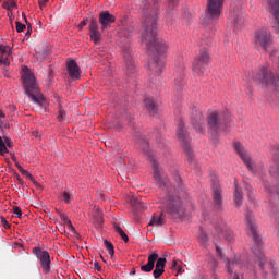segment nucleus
Instances as JSON below:
<instances>
[{
	"label": "nucleus",
	"instance_id": "obj_1",
	"mask_svg": "<svg viewBox=\"0 0 279 279\" xmlns=\"http://www.w3.org/2000/svg\"><path fill=\"white\" fill-rule=\"evenodd\" d=\"M160 0H153L155 7H150L149 4H144L143 7V25L144 32L142 35V43L147 46L149 51L154 53H166L167 44L165 40L158 39L156 36L158 34V28L156 26V21L158 19V3Z\"/></svg>",
	"mask_w": 279,
	"mask_h": 279
},
{
	"label": "nucleus",
	"instance_id": "obj_2",
	"mask_svg": "<svg viewBox=\"0 0 279 279\" xmlns=\"http://www.w3.org/2000/svg\"><path fill=\"white\" fill-rule=\"evenodd\" d=\"M245 219H246V226L253 236V247H252V252L255 256V263H258L262 271L265 270V264L267 263V258H265V253H263V241L260 240V235H258V232L256 231L257 227H256V222L254 220V216H252V214L247 213L245 215Z\"/></svg>",
	"mask_w": 279,
	"mask_h": 279
},
{
	"label": "nucleus",
	"instance_id": "obj_3",
	"mask_svg": "<svg viewBox=\"0 0 279 279\" xmlns=\"http://www.w3.org/2000/svg\"><path fill=\"white\" fill-rule=\"evenodd\" d=\"M23 85L26 95H28L34 104L45 106V96H43L40 88H38L34 73H32L28 68H23Z\"/></svg>",
	"mask_w": 279,
	"mask_h": 279
},
{
	"label": "nucleus",
	"instance_id": "obj_4",
	"mask_svg": "<svg viewBox=\"0 0 279 279\" xmlns=\"http://www.w3.org/2000/svg\"><path fill=\"white\" fill-rule=\"evenodd\" d=\"M230 121H232L230 111L210 113L207 118L210 134L219 136L221 132H226L230 128Z\"/></svg>",
	"mask_w": 279,
	"mask_h": 279
},
{
	"label": "nucleus",
	"instance_id": "obj_5",
	"mask_svg": "<svg viewBox=\"0 0 279 279\" xmlns=\"http://www.w3.org/2000/svg\"><path fill=\"white\" fill-rule=\"evenodd\" d=\"M140 149L148 157V160L153 165L154 179L159 189H165L169 186V178L165 173L160 172L158 168V161L154 158L151 150L149 149V143L147 141L140 142Z\"/></svg>",
	"mask_w": 279,
	"mask_h": 279
},
{
	"label": "nucleus",
	"instance_id": "obj_6",
	"mask_svg": "<svg viewBox=\"0 0 279 279\" xmlns=\"http://www.w3.org/2000/svg\"><path fill=\"white\" fill-rule=\"evenodd\" d=\"M184 199H186V192L184 190H181L179 195H170L166 204L168 215L175 218L184 217L186 214V203Z\"/></svg>",
	"mask_w": 279,
	"mask_h": 279
},
{
	"label": "nucleus",
	"instance_id": "obj_7",
	"mask_svg": "<svg viewBox=\"0 0 279 279\" xmlns=\"http://www.w3.org/2000/svg\"><path fill=\"white\" fill-rule=\"evenodd\" d=\"M166 265H167V258L165 257L158 258V253H153L148 256L147 264L141 266V271H144L145 274H149L153 271L154 278L158 279L160 278V276H162V274H165ZM154 267H155V270H154Z\"/></svg>",
	"mask_w": 279,
	"mask_h": 279
},
{
	"label": "nucleus",
	"instance_id": "obj_8",
	"mask_svg": "<svg viewBox=\"0 0 279 279\" xmlns=\"http://www.w3.org/2000/svg\"><path fill=\"white\" fill-rule=\"evenodd\" d=\"M272 160L277 168H270L271 182H264V186L268 193H279V146L272 149Z\"/></svg>",
	"mask_w": 279,
	"mask_h": 279
},
{
	"label": "nucleus",
	"instance_id": "obj_9",
	"mask_svg": "<svg viewBox=\"0 0 279 279\" xmlns=\"http://www.w3.org/2000/svg\"><path fill=\"white\" fill-rule=\"evenodd\" d=\"M226 269L228 274H234L233 279H239V274L243 271H252L254 266L250 263H244L243 259L235 257L234 260L227 259Z\"/></svg>",
	"mask_w": 279,
	"mask_h": 279
},
{
	"label": "nucleus",
	"instance_id": "obj_10",
	"mask_svg": "<svg viewBox=\"0 0 279 279\" xmlns=\"http://www.w3.org/2000/svg\"><path fill=\"white\" fill-rule=\"evenodd\" d=\"M177 136L189 158V162H193V158H195V156L191 148V137L189 136V132L184 130V122L182 121L178 124Z\"/></svg>",
	"mask_w": 279,
	"mask_h": 279
},
{
	"label": "nucleus",
	"instance_id": "obj_11",
	"mask_svg": "<svg viewBox=\"0 0 279 279\" xmlns=\"http://www.w3.org/2000/svg\"><path fill=\"white\" fill-rule=\"evenodd\" d=\"M274 45V38L271 32L267 28H262L255 33V47L263 49V51H269V48Z\"/></svg>",
	"mask_w": 279,
	"mask_h": 279
},
{
	"label": "nucleus",
	"instance_id": "obj_12",
	"mask_svg": "<svg viewBox=\"0 0 279 279\" xmlns=\"http://www.w3.org/2000/svg\"><path fill=\"white\" fill-rule=\"evenodd\" d=\"M209 63L210 57L208 56V52L206 49H202L193 63L192 71L194 75H197L198 77L204 76V71H206V66H208Z\"/></svg>",
	"mask_w": 279,
	"mask_h": 279
},
{
	"label": "nucleus",
	"instance_id": "obj_13",
	"mask_svg": "<svg viewBox=\"0 0 279 279\" xmlns=\"http://www.w3.org/2000/svg\"><path fill=\"white\" fill-rule=\"evenodd\" d=\"M190 119L193 129L197 134H204V132H206V123L204 122V116L196 106L192 108Z\"/></svg>",
	"mask_w": 279,
	"mask_h": 279
},
{
	"label": "nucleus",
	"instance_id": "obj_14",
	"mask_svg": "<svg viewBox=\"0 0 279 279\" xmlns=\"http://www.w3.org/2000/svg\"><path fill=\"white\" fill-rule=\"evenodd\" d=\"M229 19L235 29H241L243 25V8H241V2H234L230 7Z\"/></svg>",
	"mask_w": 279,
	"mask_h": 279
},
{
	"label": "nucleus",
	"instance_id": "obj_15",
	"mask_svg": "<svg viewBox=\"0 0 279 279\" xmlns=\"http://www.w3.org/2000/svg\"><path fill=\"white\" fill-rule=\"evenodd\" d=\"M33 254L38 258L39 264L41 265V269L44 274H50L51 271V256L49 255V252L40 248V247H34Z\"/></svg>",
	"mask_w": 279,
	"mask_h": 279
},
{
	"label": "nucleus",
	"instance_id": "obj_16",
	"mask_svg": "<svg viewBox=\"0 0 279 279\" xmlns=\"http://www.w3.org/2000/svg\"><path fill=\"white\" fill-rule=\"evenodd\" d=\"M233 147L238 156H240L241 160H243L244 165L247 167L248 171H251V173H256V166L252 161V158L248 156L247 151H245L243 145H241L239 142H235Z\"/></svg>",
	"mask_w": 279,
	"mask_h": 279
},
{
	"label": "nucleus",
	"instance_id": "obj_17",
	"mask_svg": "<svg viewBox=\"0 0 279 279\" xmlns=\"http://www.w3.org/2000/svg\"><path fill=\"white\" fill-rule=\"evenodd\" d=\"M223 10V0H207L208 19L217 20L221 16Z\"/></svg>",
	"mask_w": 279,
	"mask_h": 279
},
{
	"label": "nucleus",
	"instance_id": "obj_18",
	"mask_svg": "<svg viewBox=\"0 0 279 279\" xmlns=\"http://www.w3.org/2000/svg\"><path fill=\"white\" fill-rule=\"evenodd\" d=\"M268 5V12L274 17L272 27L276 34H279V0H265Z\"/></svg>",
	"mask_w": 279,
	"mask_h": 279
},
{
	"label": "nucleus",
	"instance_id": "obj_19",
	"mask_svg": "<svg viewBox=\"0 0 279 279\" xmlns=\"http://www.w3.org/2000/svg\"><path fill=\"white\" fill-rule=\"evenodd\" d=\"M124 58V71L129 77H134L136 75V62L132 58V52L130 49L123 50Z\"/></svg>",
	"mask_w": 279,
	"mask_h": 279
},
{
	"label": "nucleus",
	"instance_id": "obj_20",
	"mask_svg": "<svg viewBox=\"0 0 279 279\" xmlns=\"http://www.w3.org/2000/svg\"><path fill=\"white\" fill-rule=\"evenodd\" d=\"M211 193L216 210H223V191H221L219 183H213Z\"/></svg>",
	"mask_w": 279,
	"mask_h": 279
},
{
	"label": "nucleus",
	"instance_id": "obj_21",
	"mask_svg": "<svg viewBox=\"0 0 279 279\" xmlns=\"http://www.w3.org/2000/svg\"><path fill=\"white\" fill-rule=\"evenodd\" d=\"M149 71H150V80L154 82L153 75L160 77L162 74V70L165 69V60L162 58H155L149 62Z\"/></svg>",
	"mask_w": 279,
	"mask_h": 279
},
{
	"label": "nucleus",
	"instance_id": "obj_22",
	"mask_svg": "<svg viewBox=\"0 0 279 279\" xmlns=\"http://www.w3.org/2000/svg\"><path fill=\"white\" fill-rule=\"evenodd\" d=\"M117 21V17L114 15L110 14V11H101L99 13V24L100 29H108L112 26V23Z\"/></svg>",
	"mask_w": 279,
	"mask_h": 279
},
{
	"label": "nucleus",
	"instance_id": "obj_23",
	"mask_svg": "<svg viewBox=\"0 0 279 279\" xmlns=\"http://www.w3.org/2000/svg\"><path fill=\"white\" fill-rule=\"evenodd\" d=\"M89 38L95 45H99L101 43V33L99 32V25L97 24V20L95 17L90 20Z\"/></svg>",
	"mask_w": 279,
	"mask_h": 279
},
{
	"label": "nucleus",
	"instance_id": "obj_24",
	"mask_svg": "<svg viewBox=\"0 0 279 279\" xmlns=\"http://www.w3.org/2000/svg\"><path fill=\"white\" fill-rule=\"evenodd\" d=\"M66 69L70 77L72 80H80L82 75L80 74V65H77V61L71 59L66 62Z\"/></svg>",
	"mask_w": 279,
	"mask_h": 279
},
{
	"label": "nucleus",
	"instance_id": "obj_25",
	"mask_svg": "<svg viewBox=\"0 0 279 279\" xmlns=\"http://www.w3.org/2000/svg\"><path fill=\"white\" fill-rule=\"evenodd\" d=\"M235 186V191L233 194V202L235 204V206L239 208L241 206H243V190H241V187H239V184H236V182L234 183Z\"/></svg>",
	"mask_w": 279,
	"mask_h": 279
},
{
	"label": "nucleus",
	"instance_id": "obj_26",
	"mask_svg": "<svg viewBox=\"0 0 279 279\" xmlns=\"http://www.w3.org/2000/svg\"><path fill=\"white\" fill-rule=\"evenodd\" d=\"M148 226H155L157 228L165 226V214L163 213H161L160 215L154 214L150 218Z\"/></svg>",
	"mask_w": 279,
	"mask_h": 279
},
{
	"label": "nucleus",
	"instance_id": "obj_27",
	"mask_svg": "<svg viewBox=\"0 0 279 279\" xmlns=\"http://www.w3.org/2000/svg\"><path fill=\"white\" fill-rule=\"evenodd\" d=\"M144 106L146 110H148L149 114H156V112H158V104H156L154 99H144Z\"/></svg>",
	"mask_w": 279,
	"mask_h": 279
},
{
	"label": "nucleus",
	"instance_id": "obj_28",
	"mask_svg": "<svg viewBox=\"0 0 279 279\" xmlns=\"http://www.w3.org/2000/svg\"><path fill=\"white\" fill-rule=\"evenodd\" d=\"M216 228H218L220 232H222L223 238L226 239V241H228V243H232V241H234V232H232V230L226 229L223 225H216Z\"/></svg>",
	"mask_w": 279,
	"mask_h": 279
},
{
	"label": "nucleus",
	"instance_id": "obj_29",
	"mask_svg": "<svg viewBox=\"0 0 279 279\" xmlns=\"http://www.w3.org/2000/svg\"><path fill=\"white\" fill-rule=\"evenodd\" d=\"M94 223H96L98 228H101L104 223V214L99 209L94 213Z\"/></svg>",
	"mask_w": 279,
	"mask_h": 279
},
{
	"label": "nucleus",
	"instance_id": "obj_30",
	"mask_svg": "<svg viewBox=\"0 0 279 279\" xmlns=\"http://www.w3.org/2000/svg\"><path fill=\"white\" fill-rule=\"evenodd\" d=\"M113 228L116 232H118V234L121 236L122 241H124V243H128L130 241L128 233L123 231V229L119 225H114Z\"/></svg>",
	"mask_w": 279,
	"mask_h": 279
},
{
	"label": "nucleus",
	"instance_id": "obj_31",
	"mask_svg": "<svg viewBox=\"0 0 279 279\" xmlns=\"http://www.w3.org/2000/svg\"><path fill=\"white\" fill-rule=\"evenodd\" d=\"M184 76H180L179 78L174 80V86L177 88V92L180 93L184 88Z\"/></svg>",
	"mask_w": 279,
	"mask_h": 279
},
{
	"label": "nucleus",
	"instance_id": "obj_32",
	"mask_svg": "<svg viewBox=\"0 0 279 279\" xmlns=\"http://www.w3.org/2000/svg\"><path fill=\"white\" fill-rule=\"evenodd\" d=\"M5 154H10V150L5 146V142H3V137L0 136V156H5Z\"/></svg>",
	"mask_w": 279,
	"mask_h": 279
},
{
	"label": "nucleus",
	"instance_id": "obj_33",
	"mask_svg": "<svg viewBox=\"0 0 279 279\" xmlns=\"http://www.w3.org/2000/svg\"><path fill=\"white\" fill-rule=\"evenodd\" d=\"M104 243L109 255L114 256V245H112V242L105 240Z\"/></svg>",
	"mask_w": 279,
	"mask_h": 279
},
{
	"label": "nucleus",
	"instance_id": "obj_34",
	"mask_svg": "<svg viewBox=\"0 0 279 279\" xmlns=\"http://www.w3.org/2000/svg\"><path fill=\"white\" fill-rule=\"evenodd\" d=\"M16 168L19 169L20 173H22V175H25V178L28 180H34L32 173H29L27 170H24L21 165L16 163Z\"/></svg>",
	"mask_w": 279,
	"mask_h": 279
},
{
	"label": "nucleus",
	"instance_id": "obj_35",
	"mask_svg": "<svg viewBox=\"0 0 279 279\" xmlns=\"http://www.w3.org/2000/svg\"><path fill=\"white\" fill-rule=\"evenodd\" d=\"M199 242L203 247H206V245H208V235L204 231H201L199 233Z\"/></svg>",
	"mask_w": 279,
	"mask_h": 279
},
{
	"label": "nucleus",
	"instance_id": "obj_36",
	"mask_svg": "<svg viewBox=\"0 0 279 279\" xmlns=\"http://www.w3.org/2000/svg\"><path fill=\"white\" fill-rule=\"evenodd\" d=\"M244 191L247 192V197H248L250 202L254 201V193H253L254 190L252 189V185L245 184Z\"/></svg>",
	"mask_w": 279,
	"mask_h": 279
},
{
	"label": "nucleus",
	"instance_id": "obj_37",
	"mask_svg": "<svg viewBox=\"0 0 279 279\" xmlns=\"http://www.w3.org/2000/svg\"><path fill=\"white\" fill-rule=\"evenodd\" d=\"M4 10H14L16 8V2L14 1H7L3 3Z\"/></svg>",
	"mask_w": 279,
	"mask_h": 279
},
{
	"label": "nucleus",
	"instance_id": "obj_38",
	"mask_svg": "<svg viewBox=\"0 0 279 279\" xmlns=\"http://www.w3.org/2000/svg\"><path fill=\"white\" fill-rule=\"evenodd\" d=\"M15 29H16V32L17 33H21V32H25V29H26V25L25 24H23V23H21V22H15Z\"/></svg>",
	"mask_w": 279,
	"mask_h": 279
},
{
	"label": "nucleus",
	"instance_id": "obj_39",
	"mask_svg": "<svg viewBox=\"0 0 279 279\" xmlns=\"http://www.w3.org/2000/svg\"><path fill=\"white\" fill-rule=\"evenodd\" d=\"M0 53H12V50H10V46L8 45H0Z\"/></svg>",
	"mask_w": 279,
	"mask_h": 279
},
{
	"label": "nucleus",
	"instance_id": "obj_40",
	"mask_svg": "<svg viewBox=\"0 0 279 279\" xmlns=\"http://www.w3.org/2000/svg\"><path fill=\"white\" fill-rule=\"evenodd\" d=\"M178 3H180V0H168L169 10H173V8H175V5H178Z\"/></svg>",
	"mask_w": 279,
	"mask_h": 279
},
{
	"label": "nucleus",
	"instance_id": "obj_41",
	"mask_svg": "<svg viewBox=\"0 0 279 279\" xmlns=\"http://www.w3.org/2000/svg\"><path fill=\"white\" fill-rule=\"evenodd\" d=\"M13 213H14V215H16V217H17L19 219H21V217H23V211L20 209L19 206H14V207H13Z\"/></svg>",
	"mask_w": 279,
	"mask_h": 279
},
{
	"label": "nucleus",
	"instance_id": "obj_42",
	"mask_svg": "<svg viewBox=\"0 0 279 279\" xmlns=\"http://www.w3.org/2000/svg\"><path fill=\"white\" fill-rule=\"evenodd\" d=\"M62 199L65 202V204H69L71 202V194L69 192H63Z\"/></svg>",
	"mask_w": 279,
	"mask_h": 279
},
{
	"label": "nucleus",
	"instance_id": "obj_43",
	"mask_svg": "<svg viewBox=\"0 0 279 279\" xmlns=\"http://www.w3.org/2000/svg\"><path fill=\"white\" fill-rule=\"evenodd\" d=\"M269 267L271 269L272 276H276V274H278V266H276V264H274V263H270Z\"/></svg>",
	"mask_w": 279,
	"mask_h": 279
},
{
	"label": "nucleus",
	"instance_id": "obj_44",
	"mask_svg": "<svg viewBox=\"0 0 279 279\" xmlns=\"http://www.w3.org/2000/svg\"><path fill=\"white\" fill-rule=\"evenodd\" d=\"M64 117H66V111L60 109V110H59L58 120H59V121H64Z\"/></svg>",
	"mask_w": 279,
	"mask_h": 279
},
{
	"label": "nucleus",
	"instance_id": "obj_45",
	"mask_svg": "<svg viewBox=\"0 0 279 279\" xmlns=\"http://www.w3.org/2000/svg\"><path fill=\"white\" fill-rule=\"evenodd\" d=\"M3 138H4L3 143H4L5 147L7 148L12 147V140H10V137H8V136H4Z\"/></svg>",
	"mask_w": 279,
	"mask_h": 279
},
{
	"label": "nucleus",
	"instance_id": "obj_46",
	"mask_svg": "<svg viewBox=\"0 0 279 279\" xmlns=\"http://www.w3.org/2000/svg\"><path fill=\"white\" fill-rule=\"evenodd\" d=\"M1 223L3 228H5L7 230L11 228V226L8 223V220H5L4 217H1Z\"/></svg>",
	"mask_w": 279,
	"mask_h": 279
},
{
	"label": "nucleus",
	"instance_id": "obj_47",
	"mask_svg": "<svg viewBox=\"0 0 279 279\" xmlns=\"http://www.w3.org/2000/svg\"><path fill=\"white\" fill-rule=\"evenodd\" d=\"M85 25H88V19L81 21V23L78 24V28L83 29L85 27Z\"/></svg>",
	"mask_w": 279,
	"mask_h": 279
},
{
	"label": "nucleus",
	"instance_id": "obj_48",
	"mask_svg": "<svg viewBox=\"0 0 279 279\" xmlns=\"http://www.w3.org/2000/svg\"><path fill=\"white\" fill-rule=\"evenodd\" d=\"M0 64L3 66H10V59H0Z\"/></svg>",
	"mask_w": 279,
	"mask_h": 279
},
{
	"label": "nucleus",
	"instance_id": "obj_49",
	"mask_svg": "<svg viewBox=\"0 0 279 279\" xmlns=\"http://www.w3.org/2000/svg\"><path fill=\"white\" fill-rule=\"evenodd\" d=\"M61 219H63V221H66L69 226L72 228V230H75V228H73V225H71V220H69V217L62 216Z\"/></svg>",
	"mask_w": 279,
	"mask_h": 279
},
{
	"label": "nucleus",
	"instance_id": "obj_50",
	"mask_svg": "<svg viewBox=\"0 0 279 279\" xmlns=\"http://www.w3.org/2000/svg\"><path fill=\"white\" fill-rule=\"evenodd\" d=\"M94 269H96V271H101V266L99 265V262L94 263Z\"/></svg>",
	"mask_w": 279,
	"mask_h": 279
},
{
	"label": "nucleus",
	"instance_id": "obj_51",
	"mask_svg": "<svg viewBox=\"0 0 279 279\" xmlns=\"http://www.w3.org/2000/svg\"><path fill=\"white\" fill-rule=\"evenodd\" d=\"M3 119H5V113H3L2 110H0V125H3Z\"/></svg>",
	"mask_w": 279,
	"mask_h": 279
},
{
	"label": "nucleus",
	"instance_id": "obj_52",
	"mask_svg": "<svg viewBox=\"0 0 279 279\" xmlns=\"http://www.w3.org/2000/svg\"><path fill=\"white\" fill-rule=\"evenodd\" d=\"M47 1H49V0H39V8H40V10H43V8H45V4L47 3Z\"/></svg>",
	"mask_w": 279,
	"mask_h": 279
},
{
	"label": "nucleus",
	"instance_id": "obj_53",
	"mask_svg": "<svg viewBox=\"0 0 279 279\" xmlns=\"http://www.w3.org/2000/svg\"><path fill=\"white\" fill-rule=\"evenodd\" d=\"M11 53H12V52L2 53V54L0 56V59H2V60H3V59H8V60H9Z\"/></svg>",
	"mask_w": 279,
	"mask_h": 279
},
{
	"label": "nucleus",
	"instance_id": "obj_54",
	"mask_svg": "<svg viewBox=\"0 0 279 279\" xmlns=\"http://www.w3.org/2000/svg\"><path fill=\"white\" fill-rule=\"evenodd\" d=\"M22 16H23L26 25H28V29H29V27H32V24H29V22L27 21V16L25 15V13H23Z\"/></svg>",
	"mask_w": 279,
	"mask_h": 279
},
{
	"label": "nucleus",
	"instance_id": "obj_55",
	"mask_svg": "<svg viewBox=\"0 0 279 279\" xmlns=\"http://www.w3.org/2000/svg\"><path fill=\"white\" fill-rule=\"evenodd\" d=\"M178 267V262L173 260L171 265V269H175Z\"/></svg>",
	"mask_w": 279,
	"mask_h": 279
},
{
	"label": "nucleus",
	"instance_id": "obj_56",
	"mask_svg": "<svg viewBox=\"0 0 279 279\" xmlns=\"http://www.w3.org/2000/svg\"><path fill=\"white\" fill-rule=\"evenodd\" d=\"M4 77H10V72L8 70L4 69Z\"/></svg>",
	"mask_w": 279,
	"mask_h": 279
},
{
	"label": "nucleus",
	"instance_id": "obj_57",
	"mask_svg": "<svg viewBox=\"0 0 279 279\" xmlns=\"http://www.w3.org/2000/svg\"><path fill=\"white\" fill-rule=\"evenodd\" d=\"M216 252H217L218 256H221V248H219V246L216 247Z\"/></svg>",
	"mask_w": 279,
	"mask_h": 279
},
{
	"label": "nucleus",
	"instance_id": "obj_58",
	"mask_svg": "<svg viewBox=\"0 0 279 279\" xmlns=\"http://www.w3.org/2000/svg\"><path fill=\"white\" fill-rule=\"evenodd\" d=\"M137 204L141 206V208H147V206H145V204H143V202H137Z\"/></svg>",
	"mask_w": 279,
	"mask_h": 279
},
{
	"label": "nucleus",
	"instance_id": "obj_59",
	"mask_svg": "<svg viewBox=\"0 0 279 279\" xmlns=\"http://www.w3.org/2000/svg\"><path fill=\"white\" fill-rule=\"evenodd\" d=\"M11 158H12V160H14V162H16V156L12 153H11Z\"/></svg>",
	"mask_w": 279,
	"mask_h": 279
},
{
	"label": "nucleus",
	"instance_id": "obj_60",
	"mask_svg": "<svg viewBox=\"0 0 279 279\" xmlns=\"http://www.w3.org/2000/svg\"><path fill=\"white\" fill-rule=\"evenodd\" d=\"M29 36H32V33L27 31V33L25 34V38H29Z\"/></svg>",
	"mask_w": 279,
	"mask_h": 279
},
{
	"label": "nucleus",
	"instance_id": "obj_61",
	"mask_svg": "<svg viewBox=\"0 0 279 279\" xmlns=\"http://www.w3.org/2000/svg\"><path fill=\"white\" fill-rule=\"evenodd\" d=\"M134 275H136V269H133V270L131 271V276H134Z\"/></svg>",
	"mask_w": 279,
	"mask_h": 279
},
{
	"label": "nucleus",
	"instance_id": "obj_62",
	"mask_svg": "<svg viewBox=\"0 0 279 279\" xmlns=\"http://www.w3.org/2000/svg\"><path fill=\"white\" fill-rule=\"evenodd\" d=\"M182 271V268L179 266L178 267V274H180Z\"/></svg>",
	"mask_w": 279,
	"mask_h": 279
},
{
	"label": "nucleus",
	"instance_id": "obj_63",
	"mask_svg": "<svg viewBox=\"0 0 279 279\" xmlns=\"http://www.w3.org/2000/svg\"><path fill=\"white\" fill-rule=\"evenodd\" d=\"M179 189H182V182L181 181L179 182Z\"/></svg>",
	"mask_w": 279,
	"mask_h": 279
},
{
	"label": "nucleus",
	"instance_id": "obj_64",
	"mask_svg": "<svg viewBox=\"0 0 279 279\" xmlns=\"http://www.w3.org/2000/svg\"><path fill=\"white\" fill-rule=\"evenodd\" d=\"M133 31H134V27H130V28H129V32H133Z\"/></svg>",
	"mask_w": 279,
	"mask_h": 279
}]
</instances>
